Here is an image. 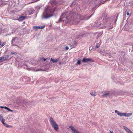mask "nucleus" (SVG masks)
<instances>
[{"label":"nucleus","instance_id":"f3484780","mask_svg":"<svg viewBox=\"0 0 133 133\" xmlns=\"http://www.w3.org/2000/svg\"><path fill=\"white\" fill-rule=\"evenodd\" d=\"M25 17L23 16H21L19 18L21 20H23L25 19Z\"/></svg>","mask_w":133,"mask_h":133},{"label":"nucleus","instance_id":"bb28decb","mask_svg":"<svg viewBox=\"0 0 133 133\" xmlns=\"http://www.w3.org/2000/svg\"><path fill=\"white\" fill-rule=\"evenodd\" d=\"M99 46L98 45H96V47L97 48H99Z\"/></svg>","mask_w":133,"mask_h":133},{"label":"nucleus","instance_id":"f257e3e1","mask_svg":"<svg viewBox=\"0 0 133 133\" xmlns=\"http://www.w3.org/2000/svg\"><path fill=\"white\" fill-rule=\"evenodd\" d=\"M55 9H51L49 6H47L43 12L42 17L44 18H47L53 16V14L54 12Z\"/></svg>","mask_w":133,"mask_h":133},{"label":"nucleus","instance_id":"b1692460","mask_svg":"<svg viewBox=\"0 0 133 133\" xmlns=\"http://www.w3.org/2000/svg\"><path fill=\"white\" fill-rule=\"evenodd\" d=\"M68 49H69V48H68V46H66L65 47V50H68Z\"/></svg>","mask_w":133,"mask_h":133},{"label":"nucleus","instance_id":"6e6552de","mask_svg":"<svg viewBox=\"0 0 133 133\" xmlns=\"http://www.w3.org/2000/svg\"><path fill=\"white\" fill-rule=\"evenodd\" d=\"M69 127L70 128L74 133H79L76 130V129L72 125L69 126Z\"/></svg>","mask_w":133,"mask_h":133},{"label":"nucleus","instance_id":"0eeeda50","mask_svg":"<svg viewBox=\"0 0 133 133\" xmlns=\"http://www.w3.org/2000/svg\"><path fill=\"white\" fill-rule=\"evenodd\" d=\"M45 27V25H43L42 26H34L33 29H43Z\"/></svg>","mask_w":133,"mask_h":133},{"label":"nucleus","instance_id":"5701e85b","mask_svg":"<svg viewBox=\"0 0 133 133\" xmlns=\"http://www.w3.org/2000/svg\"><path fill=\"white\" fill-rule=\"evenodd\" d=\"M4 125L6 127H7V126H8V125L7 124L5 123L4 124Z\"/></svg>","mask_w":133,"mask_h":133},{"label":"nucleus","instance_id":"aec40b11","mask_svg":"<svg viewBox=\"0 0 133 133\" xmlns=\"http://www.w3.org/2000/svg\"><path fill=\"white\" fill-rule=\"evenodd\" d=\"M1 121H2V123L3 124H4L5 123H4V121H5V119L3 118L2 119Z\"/></svg>","mask_w":133,"mask_h":133},{"label":"nucleus","instance_id":"72a5a7b5","mask_svg":"<svg viewBox=\"0 0 133 133\" xmlns=\"http://www.w3.org/2000/svg\"><path fill=\"white\" fill-rule=\"evenodd\" d=\"M130 133H133L132 132H130Z\"/></svg>","mask_w":133,"mask_h":133},{"label":"nucleus","instance_id":"dca6fc26","mask_svg":"<svg viewBox=\"0 0 133 133\" xmlns=\"http://www.w3.org/2000/svg\"><path fill=\"white\" fill-rule=\"evenodd\" d=\"M6 43V42H4L2 43V44L1 43V45H0V47L1 48Z\"/></svg>","mask_w":133,"mask_h":133},{"label":"nucleus","instance_id":"2f4dec72","mask_svg":"<svg viewBox=\"0 0 133 133\" xmlns=\"http://www.w3.org/2000/svg\"><path fill=\"white\" fill-rule=\"evenodd\" d=\"M74 44H76V42L75 41V42H74Z\"/></svg>","mask_w":133,"mask_h":133},{"label":"nucleus","instance_id":"7ed1b4c3","mask_svg":"<svg viewBox=\"0 0 133 133\" xmlns=\"http://www.w3.org/2000/svg\"><path fill=\"white\" fill-rule=\"evenodd\" d=\"M93 62V60L91 58H83L82 60L83 62L88 63L89 62Z\"/></svg>","mask_w":133,"mask_h":133},{"label":"nucleus","instance_id":"f8f14e48","mask_svg":"<svg viewBox=\"0 0 133 133\" xmlns=\"http://www.w3.org/2000/svg\"><path fill=\"white\" fill-rule=\"evenodd\" d=\"M132 115V114L131 113H128L127 114L126 113H125L124 116L129 117L131 116Z\"/></svg>","mask_w":133,"mask_h":133},{"label":"nucleus","instance_id":"39448f33","mask_svg":"<svg viewBox=\"0 0 133 133\" xmlns=\"http://www.w3.org/2000/svg\"><path fill=\"white\" fill-rule=\"evenodd\" d=\"M8 57V55L5 56L4 57H0V62L7 60Z\"/></svg>","mask_w":133,"mask_h":133},{"label":"nucleus","instance_id":"4468645a","mask_svg":"<svg viewBox=\"0 0 133 133\" xmlns=\"http://www.w3.org/2000/svg\"><path fill=\"white\" fill-rule=\"evenodd\" d=\"M27 13H28V15H30L33 13V12H32L31 10H29L27 11Z\"/></svg>","mask_w":133,"mask_h":133},{"label":"nucleus","instance_id":"412c9836","mask_svg":"<svg viewBox=\"0 0 133 133\" xmlns=\"http://www.w3.org/2000/svg\"><path fill=\"white\" fill-rule=\"evenodd\" d=\"M11 54L12 55H16V52H11Z\"/></svg>","mask_w":133,"mask_h":133},{"label":"nucleus","instance_id":"393cba45","mask_svg":"<svg viewBox=\"0 0 133 133\" xmlns=\"http://www.w3.org/2000/svg\"><path fill=\"white\" fill-rule=\"evenodd\" d=\"M12 127V126L10 125H8V126H7V127H10L11 128Z\"/></svg>","mask_w":133,"mask_h":133},{"label":"nucleus","instance_id":"6ab92c4d","mask_svg":"<svg viewBox=\"0 0 133 133\" xmlns=\"http://www.w3.org/2000/svg\"><path fill=\"white\" fill-rule=\"evenodd\" d=\"M81 60L79 59L77 63V64H80L81 63Z\"/></svg>","mask_w":133,"mask_h":133},{"label":"nucleus","instance_id":"a878e982","mask_svg":"<svg viewBox=\"0 0 133 133\" xmlns=\"http://www.w3.org/2000/svg\"><path fill=\"white\" fill-rule=\"evenodd\" d=\"M15 38H14L13 39H12V43L14 41H15Z\"/></svg>","mask_w":133,"mask_h":133},{"label":"nucleus","instance_id":"f704fd0d","mask_svg":"<svg viewBox=\"0 0 133 133\" xmlns=\"http://www.w3.org/2000/svg\"><path fill=\"white\" fill-rule=\"evenodd\" d=\"M25 23V22H24V23Z\"/></svg>","mask_w":133,"mask_h":133},{"label":"nucleus","instance_id":"20e7f679","mask_svg":"<svg viewBox=\"0 0 133 133\" xmlns=\"http://www.w3.org/2000/svg\"><path fill=\"white\" fill-rule=\"evenodd\" d=\"M66 15L64 13L61 16V17L59 20V22H61L62 21H64L66 20L67 19V18L65 17L64 15Z\"/></svg>","mask_w":133,"mask_h":133},{"label":"nucleus","instance_id":"f03ea898","mask_svg":"<svg viewBox=\"0 0 133 133\" xmlns=\"http://www.w3.org/2000/svg\"><path fill=\"white\" fill-rule=\"evenodd\" d=\"M50 122L52 127L56 131H57L58 128V125L56 123V122L54 120L52 117L50 118Z\"/></svg>","mask_w":133,"mask_h":133},{"label":"nucleus","instance_id":"9d476101","mask_svg":"<svg viewBox=\"0 0 133 133\" xmlns=\"http://www.w3.org/2000/svg\"><path fill=\"white\" fill-rule=\"evenodd\" d=\"M0 107L1 108H4L5 109H7L8 110V111H11V112H13V110H11L9 108L6 107L0 106Z\"/></svg>","mask_w":133,"mask_h":133},{"label":"nucleus","instance_id":"c756f323","mask_svg":"<svg viewBox=\"0 0 133 133\" xmlns=\"http://www.w3.org/2000/svg\"><path fill=\"white\" fill-rule=\"evenodd\" d=\"M127 15H128L129 14V12H127Z\"/></svg>","mask_w":133,"mask_h":133},{"label":"nucleus","instance_id":"4be33fe9","mask_svg":"<svg viewBox=\"0 0 133 133\" xmlns=\"http://www.w3.org/2000/svg\"><path fill=\"white\" fill-rule=\"evenodd\" d=\"M3 118V116L2 115V114H1L0 115V120H1V119Z\"/></svg>","mask_w":133,"mask_h":133},{"label":"nucleus","instance_id":"a211bd4d","mask_svg":"<svg viewBox=\"0 0 133 133\" xmlns=\"http://www.w3.org/2000/svg\"><path fill=\"white\" fill-rule=\"evenodd\" d=\"M95 92L94 93V92H91L90 94L92 96H96V95L95 94Z\"/></svg>","mask_w":133,"mask_h":133},{"label":"nucleus","instance_id":"cd10ccee","mask_svg":"<svg viewBox=\"0 0 133 133\" xmlns=\"http://www.w3.org/2000/svg\"><path fill=\"white\" fill-rule=\"evenodd\" d=\"M110 133H114V132H113V131H110Z\"/></svg>","mask_w":133,"mask_h":133},{"label":"nucleus","instance_id":"ddd939ff","mask_svg":"<svg viewBox=\"0 0 133 133\" xmlns=\"http://www.w3.org/2000/svg\"><path fill=\"white\" fill-rule=\"evenodd\" d=\"M109 93L108 91H107L105 92V94H103V97L105 96H109Z\"/></svg>","mask_w":133,"mask_h":133},{"label":"nucleus","instance_id":"2eb2a0df","mask_svg":"<svg viewBox=\"0 0 133 133\" xmlns=\"http://www.w3.org/2000/svg\"><path fill=\"white\" fill-rule=\"evenodd\" d=\"M51 4L52 5H55L57 4V3L56 1H53L51 2Z\"/></svg>","mask_w":133,"mask_h":133},{"label":"nucleus","instance_id":"1a4fd4ad","mask_svg":"<svg viewBox=\"0 0 133 133\" xmlns=\"http://www.w3.org/2000/svg\"><path fill=\"white\" fill-rule=\"evenodd\" d=\"M123 128L129 133H130V132H132V131L129 129L125 126H124L123 127Z\"/></svg>","mask_w":133,"mask_h":133},{"label":"nucleus","instance_id":"9b49d317","mask_svg":"<svg viewBox=\"0 0 133 133\" xmlns=\"http://www.w3.org/2000/svg\"><path fill=\"white\" fill-rule=\"evenodd\" d=\"M50 60L51 61H52V62L53 63H56L59 61V59L57 58L55 60L54 59L51 58L50 59Z\"/></svg>","mask_w":133,"mask_h":133},{"label":"nucleus","instance_id":"c85d7f7f","mask_svg":"<svg viewBox=\"0 0 133 133\" xmlns=\"http://www.w3.org/2000/svg\"><path fill=\"white\" fill-rule=\"evenodd\" d=\"M46 59H45V58H43V61H46Z\"/></svg>","mask_w":133,"mask_h":133},{"label":"nucleus","instance_id":"7c9ffc66","mask_svg":"<svg viewBox=\"0 0 133 133\" xmlns=\"http://www.w3.org/2000/svg\"><path fill=\"white\" fill-rule=\"evenodd\" d=\"M92 15V14L90 16V17H89V18H88V19L89 18H90Z\"/></svg>","mask_w":133,"mask_h":133},{"label":"nucleus","instance_id":"423d86ee","mask_svg":"<svg viewBox=\"0 0 133 133\" xmlns=\"http://www.w3.org/2000/svg\"><path fill=\"white\" fill-rule=\"evenodd\" d=\"M115 112L118 116H124L125 115V113L120 112L119 111H118L117 110H115Z\"/></svg>","mask_w":133,"mask_h":133},{"label":"nucleus","instance_id":"473e14b6","mask_svg":"<svg viewBox=\"0 0 133 133\" xmlns=\"http://www.w3.org/2000/svg\"><path fill=\"white\" fill-rule=\"evenodd\" d=\"M59 64H61V62H59Z\"/></svg>","mask_w":133,"mask_h":133}]
</instances>
